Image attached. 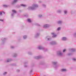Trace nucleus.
I'll list each match as a JSON object with an SVG mask.
<instances>
[{"instance_id":"obj_2","label":"nucleus","mask_w":76,"mask_h":76,"mask_svg":"<svg viewBox=\"0 0 76 76\" xmlns=\"http://www.w3.org/2000/svg\"><path fill=\"white\" fill-rule=\"evenodd\" d=\"M47 27H48V26H47V25L46 24L44 26V28H47Z\"/></svg>"},{"instance_id":"obj_10","label":"nucleus","mask_w":76,"mask_h":76,"mask_svg":"<svg viewBox=\"0 0 76 76\" xmlns=\"http://www.w3.org/2000/svg\"><path fill=\"white\" fill-rule=\"evenodd\" d=\"M10 61V59H8L7 61V62H9V61Z\"/></svg>"},{"instance_id":"obj_25","label":"nucleus","mask_w":76,"mask_h":76,"mask_svg":"<svg viewBox=\"0 0 76 76\" xmlns=\"http://www.w3.org/2000/svg\"><path fill=\"white\" fill-rule=\"evenodd\" d=\"M31 9H32V8H31Z\"/></svg>"},{"instance_id":"obj_26","label":"nucleus","mask_w":76,"mask_h":76,"mask_svg":"<svg viewBox=\"0 0 76 76\" xmlns=\"http://www.w3.org/2000/svg\"><path fill=\"white\" fill-rule=\"evenodd\" d=\"M2 21H3V20H2Z\"/></svg>"},{"instance_id":"obj_21","label":"nucleus","mask_w":76,"mask_h":76,"mask_svg":"<svg viewBox=\"0 0 76 76\" xmlns=\"http://www.w3.org/2000/svg\"><path fill=\"white\" fill-rule=\"evenodd\" d=\"M6 73H7V72H5L4 74V75H5V74H6Z\"/></svg>"},{"instance_id":"obj_23","label":"nucleus","mask_w":76,"mask_h":76,"mask_svg":"<svg viewBox=\"0 0 76 76\" xmlns=\"http://www.w3.org/2000/svg\"><path fill=\"white\" fill-rule=\"evenodd\" d=\"M42 16V15H39V17H41Z\"/></svg>"},{"instance_id":"obj_16","label":"nucleus","mask_w":76,"mask_h":76,"mask_svg":"<svg viewBox=\"0 0 76 76\" xmlns=\"http://www.w3.org/2000/svg\"><path fill=\"white\" fill-rule=\"evenodd\" d=\"M66 12H67V11H65L64 12V13H65V14H66Z\"/></svg>"},{"instance_id":"obj_13","label":"nucleus","mask_w":76,"mask_h":76,"mask_svg":"<svg viewBox=\"0 0 76 76\" xmlns=\"http://www.w3.org/2000/svg\"><path fill=\"white\" fill-rule=\"evenodd\" d=\"M61 21H59L58 22V23H61Z\"/></svg>"},{"instance_id":"obj_24","label":"nucleus","mask_w":76,"mask_h":76,"mask_svg":"<svg viewBox=\"0 0 76 76\" xmlns=\"http://www.w3.org/2000/svg\"><path fill=\"white\" fill-rule=\"evenodd\" d=\"M51 34H54V33H52Z\"/></svg>"},{"instance_id":"obj_4","label":"nucleus","mask_w":76,"mask_h":76,"mask_svg":"<svg viewBox=\"0 0 76 76\" xmlns=\"http://www.w3.org/2000/svg\"><path fill=\"white\" fill-rule=\"evenodd\" d=\"M28 21L29 22H31V20L30 19H28Z\"/></svg>"},{"instance_id":"obj_9","label":"nucleus","mask_w":76,"mask_h":76,"mask_svg":"<svg viewBox=\"0 0 76 76\" xmlns=\"http://www.w3.org/2000/svg\"><path fill=\"white\" fill-rule=\"evenodd\" d=\"M34 7H38V5H34Z\"/></svg>"},{"instance_id":"obj_14","label":"nucleus","mask_w":76,"mask_h":76,"mask_svg":"<svg viewBox=\"0 0 76 76\" xmlns=\"http://www.w3.org/2000/svg\"><path fill=\"white\" fill-rule=\"evenodd\" d=\"M26 38V36H24L23 37V38L25 39V38Z\"/></svg>"},{"instance_id":"obj_18","label":"nucleus","mask_w":76,"mask_h":76,"mask_svg":"<svg viewBox=\"0 0 76 76\" xmlns=\"http://www.w3.org/2000/svg\"><path fill=\"white\" fill-rule=\"evenodd\" d=\"M61 54H62V53H59V55H61Z\"/></svg>"},{"instance_id":"obj_22","label":"nucleus","mask_w":76,"mask_h":76,"mask_svg":"<svg viewBox=\"0 0 76 76\" xmlns=\"http://www.w3.org/2000/svg\"><path fill=\"white\" fill-rule=\"evenodd\" d=\"M73 60H76V59H73Z\"/></svg>"},{"instance_id":"obj_3","label":"nucleus","mask_w":76,"mask_h":76,"mask_svg":"<svg viewBox=\"0 0 76 76\" xmlns=\"http://www.w3.org/2000/svg\"><path fill=\"white\" fill-rule=\"evenodd\" d=\"M12 12L13 13H16V11L14 10H12Z\"/></svg>"},{"instance_id":"obj_19","label":"nucleus","mask_w":76,"mask_h":76,"mask_svg":"<svg viewBox=\"0 0 76 76\" xmlns=\"http://www.w3.org/2000/svg\"><path fill=\"white\" fill-rule=\"evenodd\" d=\"M56 63H57V62H54L53 63V64H56Z\"/></svg>"},{"instance_id":"obj_6","label":"nucleus","mask_w":76,"mask_h":76,"mask_svg":"<svg viewBox=\"0 0 76 76\" xmlns=\"http://www.w3.org/2000/svg\"><path fill=\"white\" fill-rule=\"evenodd\" d=\"M62 71H66V69H61Z\"/></svg>"},{"instance_id":"obj_27","label":"nucleus","mask_w":76,"mask_h":76,"mask_svg":"<svg viewBox=\"0 0 76 76\" xmlns=\"http://www.w3.org/2000/svg\"><path fill=\"white\" fill-rule=\"evenodd\" d=\"M48 40H49L48 39Z\"/></svg>"},{"instance_id":"obj_15","label":"nucleus","mask_w":76,"mask_h":76,"mask_svg":"<svg viewBox=\"0 0 76 76\" xmlns=\"http://www.w3.org/2000/svg\"><path fill=\"white\" fill-rule=\"evenodd\" d=\"M4 7H7V5H4Z\"/></svg>"},{"instance_id":"obj_17","label":"nucleus","mask_w":76,"mask_h":76,"mask_svg":"<svg viewBox=\"0 0 76 76\" xmlns=\"http://www.w3.org/2000/svg\"><path fill=\"white\" fill-rule=\"evenodd\" d=\"M66 51V49H64V50H63V52H64V51Z\"/></svg>"},{"instance_id":"obj_20","label":"nucleus","mask_w":76,"mask_h":76,"mask_svg":"<svg viewBox=\"0 0 76 76\" xmlns=\"http://www.w3.org/2000/svg\"><path fill=\"white\" fill-rule=\"evenodd\" d=\"M1 14H2V12H0V15H1Z\"/></svg>"},{"instance_id":"obj_11","label":"nucleus","mask_w":76,"mask_h":76,"mask_svg":"<svg viewBox=\"0 0 76 76\" xmlns=\"http://www.w3.org/2000/svg\"><path fill=\"white\" fill-rule=\"evenodd\" d=\"M56 35H53V37H56Z\"/></svg>"},{"instance_id":"obj_8","label":"nucleus","mask_w":76,"mask_h":76,"mask_svg":"<svg viewBox=\"0 0 76 76\" xmlns=\"http://www.w3.org/2000/svg\"><path fill=\"white\" fill-rule=\"evenodd\" d=\"M61 29V28L60 27L58 28V29H57V31H59V30H60Z\"/></svg>"},{"instance_id":"obj_12","label":"nucleus","mask_w":76,"mask_h":76,"mask_svg":"<svg viewBox=\"0 0 76 76\" xmlns=\"http://www.w3.org/2000/svg\"><path fill=\"white\" fill-rule=\"evenodd\" d=\"M39 49H41V47L40 46L39 47Z\"/></svg>"},{"instance_id":"obj_7","label":"nucleus","mask_w":76,"mask_h":76,"mask_svg":"<svg viewBox=\"0 0 76 76\" xmlns=\"http://www.w3.org/2000/svg\"><path fill=\"white\" fill-rule=\"evenodd\" d=\"M18 1V0H14V3H16V2H17Z\"/></svg>"},{"instance_id":"obj_5","label":"nucleus","mask_w":76,"mask_h":76,"mask_svg":"<svg viewBox=\"0 0 76 76\" xmlns=\"http://www.w3.org/2000/svg\"><path fill=\"white\" fill-rule=\"evenodd\" d=\"M21 6H23V7H26V5L23 4H21Z\"/></svg>"},{"instance_id":"obj_1","label":"nucleus","mask_w":76,"mask_h":76,"mask_svg":"<svg viewBox=\"0 0 76 76\" xmlns=\"http://www.w3.org/2000/svg\"><path fill=\"white\" fill-rule=\"evenodd\" d=\"M62 40L63 41H65V40H66V38L63 37V38H62Z\"/></svg>"}]
</instances>
